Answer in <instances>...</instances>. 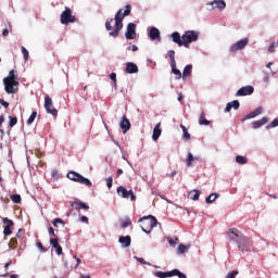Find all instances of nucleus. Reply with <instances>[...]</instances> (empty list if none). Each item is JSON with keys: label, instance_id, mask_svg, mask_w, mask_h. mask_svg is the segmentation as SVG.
Wrapping results in <instances>:
<instances>
[{"label": "nucleus", "instance_id": "obj_52", "mask_svg": "<svg viewBox=\"0 0 278 278\" xmlns=\"http://www.w3.org/2000/svg\"><path fill=\"white\" fill-rule=\"evenodd\" d=\"M127 51H134V52H136V51H138V46H136V45L129 46V47L127 48Z\"/></svg>", "mask_w": 278, "mask_h": 278}, {"label": "nucleus", "instance_id": "obj_1", "mask_svg": "<svg viewBox=\"0 0 278 278\" xmlns=\"http://www.w3.org/2000/svg\"><path fill=\"white\" fill-rule=\"evenodd\" d=\"M131 14V4H127L125 7V11L123 12V9H119L117 13L115 14L114 18H108L105 22V29L109 31V35L112 36V38H118L121 35V29H123V21L125 16H129ZM115 21V29L112 26V23Z\"/></svg>", "mask_w": 278, "mask_h": 278}, {"label": "nucleus", "instance_id": "obj_47", "mask_svg": "<svg viewBox=\"0 0 278 278\" xmlns=\"http://www.w3.org/2000/svg\"><path fill=\"white\" fill-rule=\"evenodd\" d=\"M110 79L113 81V86L116 88V73H111Z\"/></svg>", "mask_w": 278, "mask_h": 278}, {"label": "nucleus", "instance_id": "obj_41", "mask_svg": "<svg viewBox=\"0 0 278 278\" xmlns=\"http://www.w3.org/2000/svg\"><path fill=\"white\" fill-rule=\"evenodd\" d=\"M81 201H74L71 202V207H74V210H80Z\"/></svg>", "mask_w": 278, "mask_h": 278}, {"label": "nucleus", "instance_id": "obj_61", "mask_svg": "<svg viewBox=\"0 0 278 278\" xmlns=\"http://www.w3.org/2000/svg\"><path fill=\"white\" fill-rule=\"evenodd\" d=\"M168 244L170 247H175L177 244V242H175V240H173V239H168Z\"/></svg>", "mask_w": 278, "mask_h": 278}, {"label": "nucleus", "instance_id": "obj_63", "mask_svg": "<svg viewBox=\"0 0 278 278\" xmlns=\"http://www.w3.org/2000/svg\"><path fill=\"white\" fill-rule=\"evenodd\" d=\"M8 34H10V31L8 30V28H4L3 31H2V35L8 36Z\"/></svg>", "mask_w": 278, "mask_h": 278}, {"label": "nucleus", "instance_id": "obj_42", "mask_svg": "<svg viewBox=\"0 0 278 278\" xmlns=\"http://www.w3.org/2000/svg\"><path fill=\"white\" fill-rule=\"evenodd\" d=\"M9 118H10V122H9L10 127H14L16 123H18V118L16 117L9 116Z\"/></svg>", "mask_w": 278, "mask_h": 278}, {"label": "nucleus", "instance_id": "obj_28", "mask_svg": "<svg viewBox=\"0 0 278 278\" xmlns=\"http://www.w3.org/2000/svg\"><path fill=\"white\" fill-rule=\"evenodd\" d=\"M220 197V194L218 193H211L206 199V203H214V201H216L218 198Z\"/></svg>", "mask_w": 278, "mask_h": 278}, {"label": "nucleus", "instance_id": "obj_15", "mask_svg": "<svg viewBox=\"0 0 278 278\" xmlns=\"http://www.w3.org/2000/svg\"><path fill=\"white\" fill-rule=\"evenodd\" d=\"M3 223L5 225L3 233L4 236H12V227H14V222L12 219H9L8 217H5L3 219Z\"/></svg>", "mask_w": 278, "mask_h": 278}, {"label": "nucleus", "instance_id": "obj_49", "mask_svg": "<svg viewBox=\"0 0 278 278\" xmlns=\"http://www.w3.org/2000/svg\"><path fill=\"white\" fill-rule=\"evenodd\" d=\"M186 249H187L186 245H184V244L180 243V244L178 245V253H180V254L186 253Z\"/></svg>", "mask_w": 278, "mask_h": 278}, {"label": "nucleus", "instance_id": "obj_50", "mask_svg": "<svg viewBox=\"0 0 278 278\" xmlns=\"http://www.w3.org/2000/svg\"><path fill=\"white\" fill-rule=\"evenodd\" d=\"M48 233H49L50 236H53V238H58V235L55 233V230L53 229V227H50V228L48 229Z\"/></svg>", "mask_w": 278, "mask_h": 278}, {"label": "nucleus", "instance_id": "obj_30", "mask_svg": "<svg viewBox=\"0 0 278 278\" xmlns=\"http://www.w3.org/2000/svg\"><path fill=\"white\" fill-rule=\"evenodd\" d=\"M172 277L188 278V276H186L184 273H180L179 269H173Z\"/></svg>", "mask_w": 278, "mask_h": 278}, {"label": "nucleus", "instance_id": "obj_44", "mask_svg": "<svg viewBox=\"0 0 278 278\" xmlns=\"http://www.w3.org/2000/svg\"><path fill=\"white\" fill-rule=\"evenodd\" d=\"M4 79H11L12 81H16V76L14 75V71L9 72V77H5Z\"/></svg>", "mask_w": 278, "mask_h": 278}, {"label": "nucleus", "instance_id": "obj_56", "mask_svg": "<svg viewBox=\"0 0 278 278\" xmlns=\"http://www.w3.org/2000/svg\"><path fill=\"white\" fill-rule=\"evenodd\" d=\"M37 248H38L39 251H47V250L45 249V245H42L41 242H37Z\"/></svg>", "mask_w": 278, "mask_h": 278}, {"label": "nucleus", "instance_id": "obj_60", "mask_svg": "<svg viewBox=\"0 0 278 278\" xmlns=\"http://www.w3.org/2000/svg\"><path fill=\"white\" fill-rule=\"evenodd\" d=\"M80 223H86V224H88V217L83 215V216L80 217Z\"/></svg>", "mask_w": 278, "mask_h": 278}, {"label": "nucleus", "instance_id": "obj_4", "mask_svg": "<svg viewBox=\"0 0 278 278\" xmlns=\"http://www.w3.org/2000/svg\"><path fill=\"white\" fill-rule=\"evenodd\" d=\"M199 36H201V33L199 31L186 30L181 36L185 49H190V45H192V42H197V40H199Z\"/></svg>", "mask_w": 278, "mask_h": 278}, {"label": "nucleus", "instance_id": "obj_19", "mask_svg": "<svg viewBox=\"0 0 278 278\" xmlns=\"http://www.w3.org/2000/svg\"><path fill=\"white\" fill-rule=\"evenodd\" d=\"M170 36L175 45H178V47H184V39L181 38V35L178 31L173 33Z\"/></svg>", "mask_w": 278, "mask_h": 278}, {"label": "nucleus", "instance_id": "obj_62", "mask_svg": "<svg viewBox=\"0 0 278 278\" xmlns=\"http://www.w3.org/2000/svg\"><path fill=\"white\" fill-rule=\"evenodd\" d=\"M137 261L140 263V264H147V261H144V258H142V257H139V258H137Z\"/></svg>", "mask_w": 278, "mask_h": 278}, {"label": "nucleus", "instance_id": "obj_13", "mask_svg": "<svg viewBox=\"0 0 278 278\" xmlns=\"http://www.w3.org/2000/svg\"><path fill=\"white\" fill-rule=\"evenodd\" d=\"M210 5L208 10H225L227 8V3L225 0H214L213 2L207 3Z\"/></svg>", "mask_w": 278, "mask_h": 278}, {"label": "nucleus", "instance_id": "obj_33", "mask_svg": "<svg viewBox=\"0 0 278 278\" xmlns=\"http://www.w3.org/2000/svg\"><path fill=\"white\" fill-rule=\"evenodd\" d=\"M180 128L182 129L185 140H190V132H188V128H186L184 124L180 125Z\"/></svg>", "mask_w": 278, "mask_h": 278}, {"label": "nucleus", "instance_id": "obj_37", "mask_svg": "<svg viewBox=\"0 0 278 278\" xmlns=\"http://www.w3.org/2000/svg\"><path fill=\"white\" fill-rule=\"evenodd\" d=\"M236 162H237V164H247L248 160H247V157H244L242 155H237Z\"/></svg>", "mask_w": 278, "mask_h": 278}, {"label": "nucleus", "instance_id": "obj_64", "mask_svg": "<svg viewBox=\"0 0 278 278\" xmlns=\"http://www.w3.org/2000/svg\"><path fill=\"white\" fill-rule=\"evenodd\" d=\"M10 278H18L17 274L10 275Z\"/></svg>", "mask_w": 278, "mask_h": 278}, {"label": "nucleus", "instance_id": "obj_16", "mask_svg": "<svg viewBox=\"0 0 278 278\" xmlns=\"http://www.w3.org/2000/svg\"><path fill=\"white\" fill-rule=\"evenodd\" d=\"M125 72L128 73L129 75H134L138 73V65H136V63L134 62H128L126 63Z\"/></svg>", "mask_w": 278, "mask_h": 278}, {"label": "nucleus", "instance_id": "obj_6", "mask_svg": "<svg viewBox=\"0 0 278 278\" xmlns=\"http://www.w3.org/2000/svg\"><path fill=\"white\" fill-rule=\"evenodd\" d=\"M77 17L73 15V10L71 8L65 7V10L61 13V23L62 25H68V23H75Z\"/></svg>", "mask_w": 278, "mask_h": 278}, {"label": "nucleus", "instance_id": "obj_20", "mask_svg": "<svg viewBox=\"0 0 278 278\" xmlns=\"http://www.w3.org/2000/svg\"><path fill=\"white\" fill-rule=\"evenodd\" d=\"M233 110H240V101L235 100L232 102L227 103L225 112H231V109Z\"/></svg>", "mask_w": 278, "mask_h": 278}, {"label": "nucleus", "instance_id": "obj_23", "mask_svg": "<svg viewBox=\"0 0 278 278\" xmlns=\"http://www.w3.org/2000/svg\"><path fill=\"white\" fill-rule=\"evenodd\" d=\"M266 123H268V117H263L260 121H255L252 123L253 129H260V127L266 125Z\"/></svg>", "mask_w": 278, "mask_h": 278}, {"label": "nucleus", "instance_id": "obj_3", "mask_svg": "<svg viewBox=\"0 0 278 278\" xmlns=\"http://www.w3.org/2000/svg\"><path fill=\"white\" fill-rule=\"evenodd\" d=\"M139 223H141V229L144 233H151V231H153V227H157V218L153 215L141 217Z\"/></svg>", "mask_w": 278, "mask_h": 278}, {"label": "nucleus", "instance_id": "obj_17", "mask_svg": "<svg viewBox=\"0 0 278 278\" xmlns=\"http://www.w3.org/2000/svg\"><path fill=\"white\" fill-rule=\"evenodd\" d=\"M119 244L124 247V249H127L128 247H131V237L130 236H122L118 239Z\"/></svg>", "mask_w": 278, "mask_h": 278}, {"label": "nucleus", "instance_id": "obj_24", "mask_svg": "<svg viewBox=\"0 0 278 278\" xmlns=\"http://www.w3.org/2000/svg\"><path fill=\"white\" fill-rule=\"evenodd\" d=\"M199 197H201V191L199 190H192L188 193V199H191V201H199Z\"/></svg>", "mask_w": 278, "mask_h": 278}, {"label": "nucleus", "instance_id": "obj_27", "mask_svg": "<svg viewBox=\"0 0 278 278\" xmlns=\"http://www.w3.org/2000/svg\"><path fill=\"white\" fill-rule=\"evenodd\" d=\"M172 66V73L176 75L175 79H181V71L177 68V63H174Z\"/></svg>", "mask_w": 278, "mask_h": 278}, {"label": "nucleus", "instance_id": "obj_59", "mask_svg": "<svg viewBox=\"0 0 278 278\" xmlns=\"http://www.w3.org/2000/svg\"><path fill=\"white\" fill-rule=\"evenodd\" d=\"M10 266H12V261H9L8 263H5L4 265V270L8 273V268H10Z\"/></svg>", "mask_w": 278, "mask_h": 278}, {"label": "nucleus", "instance_id": "obj_46", "mask_svg": "<svg viewBox=\"0 0 278 278\" xmlns=\"http://www.w3.org/2000/svg\"><path fill=\"white\" fill-rule=\"evenodd\" d=\"M113 181H114V179L112 178V176L106 178V187L109 188V190L112 189Z\"/></svg>", "mask_w": 278, "mask_h": 278}, {"label": "nucleus", "instance_id": "obj_7", "mask_svg": "<svg viewBox=\"0 0 278 278\" xmlns=\"http://www.w3.org/2000/svg\"><path fill=\"white\" fill-rule=\"evenodd\" d=\"M4 90L8 94H16L18 91V81L10 79H3Z\"/></svg>", "mask_w": 278, "mask_h": 278}, {"label": "nucleus", "instance_id": "obj_21", "mask_svg": "<svg viewBox=\"0 0 278 278\" xmlns=\"http://www.w3.org/2000/svg\"><path fill=\"white\" fill-rule=\"evenodd\" d=\"M200 160H201V156H194L192 155V153L189 152L187 155L186 164L188 168H190V166H192V162H199Z\"/></svg>", "mask_w": 278, "mask_h": 278}, {"label": "nucleus", "instance_id": "obj_12", "mask_svg": "<svg viewBox=\"0 0 278 278\" xmlns=\"http://www.w3.org/2000/svg\"><path fill=\"white\" fill-rule=\"evenodd\" d=\"M253 92H255V88H253V86H245V87H241L237 91L236 97H249L253 94Z\"/></svg>", "mask_w": 278, "mask_h": 278}, {"label": "nucleus", "instance_id": "obj_40", "mask_svg": "<svg viewBox=\"0 0 278 278\" xmlns=\"http://www.w3.org/2000/svg\"><path fill=\"white\" fill-rule=\"evenodd\" d=\"M11 201H13V203H21L22 199H21V194H12L10 195Z\"/></svg>", "mask_w": 278, "mask_h": 278}, {"label": "nucleus", "instance_id": "obj_45", "mask_svg": "<svg viewBox=\"0 0 278 278\" xmlns=\"http://www.w3.org/2000/svg\"><path fill=\"white\" fill-rule=\"evenodd\" d=\"M255 113H254V111H252L250 114H248V115H245L243 118H242V121H249V119H251V118H255Z\"/></svg>", "mask_w": 278, "mask_h": 278}, {"label": "nucleus", "instance_id": "obj_26", "mask_svg": "<svg viewBox=\"0 0 278 278\" xmlns=\"http://www.w3.org/2000/svg\"><path fill=\"white\" fill-rule=\"evenodd\" d=\"M192 75V64H188L184 71H182V79H186V77H190Z\"/></svg>", "mask_w": 278, "mask_h": 278}, {"label": "nucleus", "instance_id": "obj_35", "mask_svg": "<svg viewBox=\"0 0 278 278\" xmlns=\"http://www.w3.org/2000/svg\"><path fill=\"white\" fill-rule=\"evenodd\" d=\"M21 51H22V53L24 55L25 62H27V60H29V51H27V48L23 47V46L21 47Z\"/></svg>", "mask_w": 278, "mask_h": 278}, {"label": "nucleus", "instance_id": "obj_48", "mask_svg": "<svg viewBox=\"0 0 278 278\" xmlns=\"http://www.w3.org/2000/svg\"><path fill=\"white\" fill-rule=\"evenodd\" d=\"M51 177H53V179H59L60 178V173L58 172V169H53L51 172Z\"/></svg>", "mask_w": 278, "mask_h": 278}, {"label": "nucleus", "instance_id": "obj_34", "mask_svg": "<svg viewBox=\"0 0 278 278\" xmlns=\"http://www.w3.org/2000/svg\"><path fill=\"white\" fill-rule=\"evenodd\" d=\"M50 244H51V247H53V249L60 247V239H58V237L51 238Z\"/></svg>", "mask_w": 278, "mask_h": 278}, {"label": "nucleus", "instance_id": "obj_38", "mask_svg": "<svg viewBox=\"0 0 278 278\" xmlns=\"http://www.w3.org/2000/svg\"><path fill=\"white\" fill-rule=\"evenodd\" d=\"M168 55H169V60H170V65L177 64V61H175V50H169Z\"/></svg>", "mask_w": 278, "mask_h": 278}, {"label": "nucleus", "instance_id": "obj_36", "mask_svg": "<svg viewBox=\"0 0 278 278\" xmlns=\"http://www.w3.org/2000/svg\"><path fill=\"white\" fill-rule=\"evenodd\" d=\"M122 229H127V227H131V219L127 217L121 225Z\"/></svg>", "mask_w": 278, "mask_h": 278}, {"label": "nucleus", "instance_id": "obj_11", "mask_svg": "<svg viewBox=\"0 0 278 278\" xmlns=\"http://www.w3.org/2000/svg\"><path fill=\"white\" fill-rule=\"evenodd\" d=\"M126 40H136V24L129 23L125 33Z\"/></svg>", "mask_w": 278, "mask_h": 278}, {"label": "nucleus", "instance_id": "obj_14", "mask_svg": "<svg viewBox=\"0 0 278 278\" xmlns=\"http://www.w3.org/2000/svg\"><path fill=\"white\" fill-rule=\"evenodd\" d=\"M119 127L123 131V134H125L126 131H129V129H131V122H129V119L127 118V115H124L119 122Z\"/></svg>", "mask_w": 278, "mask_h": 278}, {"label": "nucleus", "instance_id": "obj_53", "mask_svg": "<svg viewBox=\"0 0 278 278\" xmlns=\"http://www.w3.org/2000/svg\"><path fill=\"white\" fill-rule=\"evenodd\" d=\"M80 210H90V206H88V204H86V202H80Z\"/></svg>", "mask_w": 278, "mask_h": 278}, {"label": "nucleus", "instance_id": "obj_58", "mask_svg": "<svg viewBox=\"0 0 278 278\" xmlns=\"http://www.w3.org/2000/svg\"><path fill=\"white\" fill-rule=\"evenodd\" d=\"M54 249L56 251V255H62V248L60 245H56Z\"/></svg>", "mask_w": 278, "mask_h": 278}, {"label": "nucleus", "instance_id": "obj_2", "mask_svg": "<svg viewBox=\"0 0 278 278\" xmlns=\"http://www.w3.org/2000/svg\"><path fill=\"white\" fill-rule=\"evenodd\" d=\"M228 237L230 238V240L237 242L239 251H249V248L251 247V240L249 239V237L242 235L240 230L236 228L229 229Z\"/></svg>", "mask_w": 278, "mask_h": 278}, {"label": "nucleus", "instance_id": "obj_39", "mask_svg": "<svg viewBox=\"0 0 278 278\" xmlns=\"http://www.w3.org/2000/svg\"><path fill=\"white\" fill-rule=\"evenodd\" d=\"M52 225H53V227H58V225H62L64 227L66 225V223H64L62 220V218H55L52 220Z\"/></svg>", "mask_w": 278, "mask_h": 278}, {"label": "nucleus", "instance_id": "obj_8", "mask_svg": "<svg viewBox=\"0 0 278 278\" xmlns=\"http://www.w3.org/2000/svg\"><path fill=\"white\" fill-rule=\"evenodd\" d=\"M117 194L118 197H122V199H130V201H136L134 190H127V188L123 186L117 187Z\"/></svg>", "mask_w": 278, "mask_h": 278}, {"label": "nucleus", "instance_id": "obj_57", "mask_svg": "<svg viewBox=\"0 0 278 278\" xmlns=\"http://www.w3.org/2000/svg\"><path fill=\"white\" fill-rule=\"evenodd\" d=\"M269 53H275V42H273L268 48Z\"/></svg>", "mask_w": 278, "mask_h": 278}, {"label": "nucleus", "instance_id": "obj_22", "mask_svg": "<svg viewBox=\"0 0 278 278\" xmlns=\"http://www.w3.org/2000/svg\"><path fill=\"white\" fill-rule=\"evenodd\" d=\"M151 40H160V29L152 27L149 33Z\"/></svg>", "mask_w": 278, "mask_h": 278}, {"label": "nucleus", "instance_id": "obj_54", "mask_svg": "<svg viewBox=\"0 0 278 278\" xmlns=\"http://www.w3.org/2000/svg\"><path fill=\"white\" fill-rule=\"evenodd\" d=\"M262 111H263L262 106H258V108H257L256 110H254L253 112H254L255 116H260V114H262Z\"/></svg>", "mask_w": 278, "mask_h": 278}, {"label": "nucleus", "instance_id": "obj_31", "mask_svg": "<svg viewBox=\"0 0 278 278\" xmlns=\"http://www.w3.org/2000/svg\"><path fill=\"white\" fill-rule=\"evenodd\" d=\"M16 247H18V240L16 238H12L9 241V249H16Z\"/></svg>", "mask_w": 278, "mask_h": 278}, {"label": "nucleus", "instance_id": "obj_51", "mask_svg": "<svg viewBox=\"0 0 278 278\" xmlns=\"http://www.w3.org/2000/svg\"><path fill=\"white\" fill-rule=\"evenodd\" d=\"M269 127H278V118L274 119V121L270 123V125L267 126V129H268Z\"/></svg>", "mask_w": 278, "mask_h": 278}, {"label": "nucleus", "instance_id": "obj_43", "mask_svg": "<svg viewBox=\"0 0 278 278\" xmlns=\"http://www.w3.org/2000/svg\"><path fill=\"white\" fill-rule=\"evenodd\" d=\"M237 275H239V271L238 270H232V271H229L226 275V278H236Z\"/></svg>", "mask_w": 278, "mask_h": 278}, {"label": "nucleus", "instance_id": "obj_9", "mask_svg": "<svg viewBox=\"0 0 278 278\" xmlns=\"http://www.w3.org/2000/svg\"><path fill=\"white\" fill-rule=\"evenodd\" d=\"M45 109L48 114H51L52 116H58V111L55 106H53V100L49 96L45 97Z\"/></svg>", "mask_w": 278, "mask_h": 278}, {"label": "nucleus", "instance_id": "obj_29", "mask_svg": "<svg viewBox=\"0 0 278 278\" xmlns=\"http://www.w3.org/2000/svg\"><path fill=\"white\" fill-rule=\"evenodd\" d=\"M199 125H210V121L205 118V112H202L199 117Z\"/></svg>", "mask_w": 278, "mask_h": 278}, {"label": "nucleus", "instance_id": "obj_18", "mask_svg": "<svg viewBox=\"0 0 278 278\" xmlns=\"http://www.w3.org/2000/svg\"><path fill=\"white\" fill-rule=\"evenodd\" d=\"M162 124L159 123L155 125L154 129H153V134H152V140H154V142H156V140L160 139V136H162Z\"/></svg>", "mask_w": 278, "mask_h": 278}, {"label": "nucleus", "instance_id": "obj_25", "mask_svg": "<svg viewBox=\"0 0 278 278\" xmlns=\"http://www.w3.org/2000/svg\"><path fill=\"white\" fill-rule=\"evenodd\" d=\"M154 276H155V277H159V278H168V277H173V270H170V271H155V273H154Z\"/></svg>", "mask_w": 278, "mask_h": 278}, {"label": "nucleus", "instance_id": "obj_55", "mask_svg": "<svg viewBox=\"0 0 278 278\" xmlns=\"http://www.w3.org/2000/svg\"><path fill=\"white\" fill-rule=\"evenodd\" d=\"M0 104H2L3 105V108H10V103L9 102H7L5 100H3V99H0Z\"/></svg>", "mask_w": 278, "mask_h": 278}, {"label": "nucleus", "instance_id": "obj_32", "mask_svg": "<svg viewBox=\"0 0 278 278\" xmlns=\"http://www.w3.org/2000/svg\"><path fill=\"white\" fill-rule=\"evenodd\" d=\"M36 116H38V112L34 111L26 122L27 125H31V123H34L36 121Z\"/></svg>", "mask_w": 278, "mask_h": 278}, {"label": "nucleus", "instance_id": "obj_5", "mask_svg": "<svg viewBox=\"0 0 278 278\" xmlns=\"http://www.w3.org/2000/svg\"><path fill=\"white\" fill-rule=\"evenodd\" d=\"M67 178H70L71 181H76L77 184H81L83 186H87L88 188L92 186V181H90V179L81 176V174L76 172H70L67 174Z\"/></svg>", "mask_w": 278, "mask_h": 278}, {"label": "nucleus", "instance_id": "obj_10", "mask_svg": "<svg viewBox=\"0 0 278 278\" xmlns=\"http://www.w3.org/2000/svg\"><path fill=\"white\" fill-rule=\"evenodd\" d=\"M247 45H249V38L240 39L239 41H237L235 45L230 47V52L236 53V51H242V49H244Z\"/></svg>", "mask_w": 278, "mask_h": 278}]
</instances>
